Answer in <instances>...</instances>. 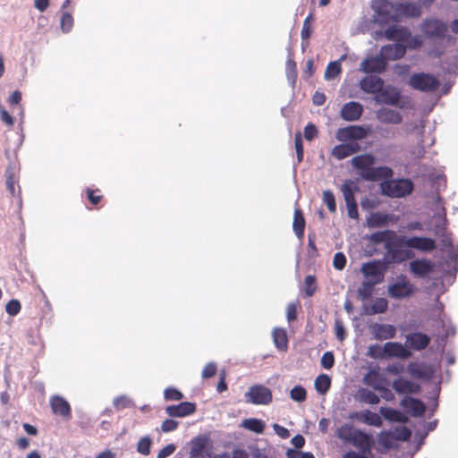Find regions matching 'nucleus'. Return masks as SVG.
<instances>
[{
	"label": "nucleus",
	"mask_w": 458,
	"mask_h": 458,
	"mask_svg": "<svg viewBox=\"0 0 458 458\" xmlns=\"http://www.w3.org/2000/svg\"><path fill=\"white\" fill-rule=\"evenodd\" d=\"M86 195H87V199L92 205H98V203H100V201L103 199V195L101 194V191L99 189L93 190L90 188H87Z\"/></svg>",
	"instance_id": "54"
},
{
	"label": "nucleus",
	"mask_w": 458,
	"mask_h": 458,
	"mask_svg": "<svg viewBox=\"0 0 458 458\" xmlns=\"http://www.w3.org/2000/svg\"><path fill=\"white\" fill-rule=\"evenodd\" d=\"M417 287L411 284L406 275L401 274L397 276V280L389 284L387 287V294L395 300L407 299L414 295Z\"/></svg>",
	"instance_id": "5"
},
{
	"label": "nucleus",
	"mask_w": 458,
	"mask_h": 458,
	"mask_svg": "<svg viewBox=\"0 0 458 458\" xmlns=\"http://www.w3.org/2000/svg\"><path fill=\"white\" fill-rule=\"evenodd\" d=\"M410 436L411 431L405 428L402 430V434L398 437L394 436L390 431H382L377 436V441L382 447L391 448L395 445L396 440H407L410 437Z\"/></svg>",
	"instance_id": "20"
},
{
	"label": "nucleus",
	"mask_w": 458,
	"mask_h": 458,
	"mask_svg": "<svg viewBox=\"0 0 458 458\" xmlns=\"http://www.w3.org/2000/svg\"><path fill=\"white\" fill-rule=\"evenodd\" d=\"M400 404L413 417H421L426 411V406L422 401L413 397H404Z\"/></svg>",
	"instance_id": "22"
},
{
	"label": "nucleus",
	"mask_w": 458,
	"mask_h": 458,
	"mask_svg": "<svg viewBox=\"0 0 458 458\" xmlns=\"http://www.w3.org/2000/svg\"><path fill=\"white\" fill-rule=\"evenodd\" d=\"M384 351L385 353H386V358L395 357L398 359H407L411 356V352L398 342L386 343L384 344Z\"/></svg>",
	"instance_id": "28"
},
{
	"label": "nucleus",
	"mask_w": 458,
	"mask_h": 458,
	"mask_svg": "<svg viewBox=\"0 0 458 458\" xmlns=\"http://www.w3.org/2000/svg\"><path fill=\"white\" fill-rule=\"evenodd\" d=\"M164 397L167 401H181L183 398V394L174 387H167L164 391Z\"/></svg>",
	"instance_id": "55"
},
{
	"label": "nucleus",
	"mask_w": 458,
	"mask_h": 458,
	"mask_svg": "<svg viewBox=\"0 0 458 458\" xmlns=\"http://www.w3.org/2000/svg\"><path fill=\"white\" fill-rule=\"evenodd\" d=\"M408 84L411 89L422 92H433L440 85L439 81L434 75L426 72L413 73L410 77Z\"/></svg>",
	"instance_id": "7"
},
{
	"label": "nucleus",
	"mask_w": 458,
	"mask_h": 458,
	"mask_svg": "<svg viewBox=\"0 0 458 458\" xmlns=\"http://www.w3.org/2000/svg\"><path fill=\"white\" fill-rule=\"evenodd\" d=\"M362 383L377 391L380 386L386 383V379L384 375L381 374L380 367L377 365L371 368L363 376Z\"/></svg>",
	"instance_id": "15"
},
{
	"label": "nucleus",
	"mask_w": 458,
	"mask_h": 458,
	"mask_svg": "<svg viewBox=\"0 0 458 458\" xmlns=\"http://www.w3.org/2000/svg\"><path fill=\"white\" fill-rule=\"evenodd\" d=\"M285 72H286L287 78L289 80H292L293 81H294L297 77V65L293 60L288 59L286 61Z\"/></svg>",
	"instance_id": "57"
},
{
	"label": "nucleus",
	"mask_w": 458,
	"mask_h": 458,
	"mask_svg": "<svg viewBox=\"0 0 458 458\" xmlns=\"http://www.w3.org/2000/svg\"><path fill=\"white\" fill-rule=\"evenodd\" d=\"M318 131L313 123H308L304 128V137L307 140L311 141L318 137Z\"/></svg>",
	"instance_id": "62"
},
{
	"label": "nucleus",
	"mask_w": 458,
	"mask_h": 458,
	"mask_svg": "<svg viewBox=\"0 0 458 458\" xmlns=\"http://www.w3.org/2000/svg\"><path fill=\"white\" fill-rule=\"evenodd\" d=\"M335 435L344 443L354 446L363 454L369 453L373 447V437L350 424L341 426Z\"/></svg>",
	"instance_id": "3"
},
{
	"label": "nucleus",
	"mask_w": 458,
	"mask_h": 458,
	"mask_svg": "<svg viewBox=\"0 0 458 458\" xmlns=\"http://www.w3.org/2000/svg\"><path fill=\"white\" fill-rule=\"evenodd\" d=\"M371 7L381 21H394L395 4L390 2L389 0H374L372 2Z\"/></svg>",
	"instance_id": "11"
},
{
	"label": "nucleus",
	"mask_w": 458,
	"mask_h": 458,
	"mask_svg": "<svg viewBox=\"0 0 458 458\" xmlns=\"http://www.w3.org/2000/svg\"><path fill=\"white\" fill-rule=\"evenodd\" d=\"M331 386V379L326 374H321L315 379V388L320 394H326Z\"/></svg>",
	"instance_id": "41"
},
{
	"label": "nucleus",
	"mask_w": 458,
	"mask_h": 458,
	"mask_svg": "<svg viewBox=\"0 0 458 458\" xmlns=\"http://www.w3.org/2000/svg\"><path fill=\"white\" fill-rule=\"evenodd\" d=\"M388 264H390V262L385 259L369 261L362 264L360 272L368 279L367 281L378 284L384 281Z\"/></svg>",
	"instance_id": "6"
},
{
	"label": "nucleus",
	"mask_w": 458,
	"mask_h": 458,
	"mask_svg": "<svg viewBox=\"0 0 458 458\" xmlns=\"http://www.w3.org/2000/svg\"><path fill=\"white\" fill-rule=\"evenodd\" d=\"M367 355L373 359L382 360L386 358V353H385L384 346L381 347L378 344H372L369 347Z\"/></svg>",
	"instance_id": "48"
},
{
	"label": "nucleus",
	"mask_w": 458,
	"mask_h": 458,
	"mask_svg": "<svg viewBox=\"0 0 458 458\" xmlns=\"http://www.w3.org/2000/svg\"><path fill=\"white\" fill-rule=\"evenodd\" d=\"M434 268V263L427 259H417L409 263L411 274L419 278H427Z\"/></svg>",
	"instance_id": "12"
},
{
	"label": "nucleus",
	"mask_w": 458,
	"mask_h": 458,
	"mask_svg": "<svg viewBox=\"0 0 458 458\" xmlns=\"http://www.w3.org/2000/svg\"><path fill=\"white\" fill-rule=\"evenodd\" d=\"M379 411L388 420L403 421L402 414L397 410L391 409V408L381 407Z\"/></svg>",
	"instance_id": "47"
},
{
	"label": "nucleus",
	"mask_w": 458,
	"mask_h": 458,
	"mask_svg": "<svg viewBox=\"0 0 458 458\" xmlns=\"http://www.w3.org/2000/svg\"><path fill=\"white\" fill-rule=\"evenodd\" d=\"M377 119L385 124H400L403 121L402 114L394 109L383 107L377 111Z\"/></svg>",
	"instance_id": "29"
},
{
	"label": "nucleus",
	"mask_w": 458,
	"mask_h": 458,
	"mask_svg": "<svg viewBox=\"0 0 458 458\" xmlns=\"http://www.w3.org/2000/svg\"><path fill=\"white\" fill-rule=\"evenodd\" d=\"M314 21V17L312 13H310L304 20L302 24V29L301 31V37L302 41H308L312 33V21Z\"/></svg>",
	"instance_id": "42"
},
{
	"label": "nucleus",
	"mask_w": 458,
	"mask_h": 458,
	"mask_svg": "<svg viewBox=\"0 0 458 458\" xmlns=\"http://www.w3.org/2000/svg\"><path fill=\"white\" fill-rule=\"evenodd\" d=\"M209 444V438L205 436H198L191 439L190 458H199L205 453Z\"/></svg>",
	"instance_id": "31"
},
{
	"label": "nucleus",
	"mask_w": 458,
	"mask_h": 458,
	"mask_svg": "<svg viewBox=\"0 0 458 458\" xmlns=\"http://www.w3.org/2000/svg\"><path fill=\"white\" fill-rule=\"evenodd\" d=\"M373 337L377 340H387L395 336L396 329L393 325L375 323L370 326Z\"/></svg>",
	"instance_id": "27"
},
{
	"label": "nucleus",
	"mask_w": 458,
	"mask_h": 458,
	"mask_svg": "<svg viewBox=\"0 0 458 458\" xmlns=\"http://www.w3.org/2000/svg\"><path fill=\"white\" fill-rule=\"evenodd\" d=\"M299 302H291L286 307V319L289 323L297 319V308L299 306Z\"/></svg>",
	"instance_id": "58"
},
{
	"label": "nucleus",
	"mask_w": 458,
	"mask_h": 458,
	"mask_svg": "<svg viewBox=\"0 0 458 458\" xmlns=\"http://www.w3.org/2000/svg\"><path fill=\"white\" fill-rule=\"evenodd\" d=\"M397 220L398 217L394 215L383 212H373L367 217V225L369 228L386 227L390 223L395 224Z\"/></svg>",
	"instance_id": "14"
},
{
	"label": "nucleus",
	"mask_w": 458,
	"mask_h": 458,
	"mask_svg": "<svg viewBox=\"0 0 458 458\" xmlns=\"http://www.w3.org/2000/svg\"><path fill=\"white\" fill-rule=\"evenodd\" d=\"M304 284H305L304 292H305L306 296H308V297L313 296L318 288L316 276L313 275L307 276L304 280Z\"/></svg>",
	"instance_id": "45"
},
{
	"label": "nucleus",
	"mask_w": 458,
	"mask_h": 458,
	"mask_svg": "<svg viewBox=\"0 0 458 458\" xmlns=\"http://www.w3.org/2000/svg\"><path fill=\"white\" fill-rule=\"evenodd\" d=\"M290 397L295 402L302 403L307 399V391L301 386H295L290 391Z\"/></svg>",
	"instance_id": "44"
},
{
	"label": "nucleus",
	"mask_w": 458,
	"mask_h": 458,
	"mask_svg": "<svg viewBox=\"0 0 458 458\" xmlns=\"http://www.w3.org/2000/svg\"><path fill=\"white\" fill-rule=\"evenodd\" d=\"M360 151V146L357 142H349L336 145L331 151V155L338 160L352 156Z\"/></svg>",
	"instance_id": "26"
},
{
	"label": "nucleus",
	"mask_w": 458,
	"mask_h": 458,
	"mask_svg": "<svg viewBox=\"0 0 458 458\" xmlns=\"http://www.w3.org/2000/svg\"><path fill=\"white\" fill-rule=\"evenodd\" d=\"M353 187L354 183L352 181H346L341 186V191L343 193L345 204L356 202ZM355 190L358 191V187L355 186Z\"/></svg>",
	"instance_id": "39"
},
{
	"label": "nucleus",
	"mask_w": 458,
	"mask_h": 458,
	"mask_svg": "<svg viewBox=\"0 0 458 458\" xmlns=\"http://www.w3.org/2000/svg\"><path fill=\"white\" fill-rule=\"evenodd\" d=\"M369 240L373 244L384 243L386 251V258L390 263L400 264L414 257L411 250L403 249V247L421 252H431L437 249L436 241L432 238L406 237L397 234L393 230L375 232L369 236Z\"/></svg>",
	"instance_id": "1"
},
{
	"label": "nucleus",
	"mask_w": 458,
	"mask_h": 458,
	"mask_svg": "<svg viewBox=\"0 0 458 458\" xmlns=\"http://www.w3.org/2000/svg\"><path fill=\"white\" fill-rule=\"evenodd\" d=\"M72 25H73L72 16L68 13H64L61 18V28H62L63 31H64V32L70 31Z\"/></svg>",
	"instance_id": "61"
},
{
	"label": "nucleus",
	"mask_w": 458,
	"mask_h": 458,
	"mask_svg": "<svg viewBox=\"0 0 458 458\" xmlns=\"http://www.w3.org/2000/svg\"><path fill=\"white\" fill-rule=\"evenodd\" d=\"M334 329L336 339L340 342H343L346 338L347 333L345 327L340 318L335 319Z\"/></svg>",
	"instance_id": "52"
},
{
	"label": "nucleus",
	"mask_w": 458,
	"mask_h": 458,
	"mask_svg": "<svg viewBox=\"0 0 458 458\" xmlns=\"http://www.w3.org/2000/svg\"><path fill=\"white\" fill-rule=\"evenodd\" d=\"M323 202L331 213H335L336 211L335 195L331 191L327 190L323 191Z\"/></svg>",
	"instance_id": "49"
},
{
	"label": "nucleus",
	"mask_w": 458,
	"mask_h": 458,
	"mask_svg": "<svg viewBox=\"0 0 458 458\" xmlns=\"http://www.w3.org/2000/svg\"><path fill=\"white\" fill-rule=\"evenodd\" d=\"M376 158L371 154H362L352 158V167L358 171L360 176L368 182L386 180L393 176V170L388 166L374 167Z\"/></svg>",
	"instance_id": "2"
},
{
	"label": "nucleus",
	"mask_w": 458,
	"mask_h": 458,
	"mask_svg": "<svg viewBox=\"0 0 458 458\" xmlns=\"http://www.w3.org/2000/svg\"><path fill=\"white\" fill-rule=\"evenodd\" d=\"M358 398L360 402L375 405L380 402L379 396L368 388H360L358 390Z\"/></svg>",
	"instance_id": "38"
},
{
	"label": "nucleus",
	"mask_w": 458,
	"mask_h": 458,
	"mask_svg": "<svg viewBox=\"0 0 458 458\" xmlns=\"http://www.w3.org/2000/svg\"><path fill=\"white\" fill-rule=\"evenodd\" d=\"M50 406L54 414L70 420L72 417V410L69 403L59 395H54L50 398Z\"/></svg>",
	"instance_id": "19"
},
{
	"label": "nucleus",
	"mask_w": 458,
	"mask_h": 458,
	"mask_svg": "<svg viewBox=\"0 0 458 458\" xmlns=\"http://www.w3.org/2000/svg\"><path fill=\"white\" fill-rule=\"evenodd\" d=\"M342 68L338 62H330L325 71L327 80L334 79L341 73Z\"/></svg>",
	"instance_id": "46"
},
{
	"label": "nucleus",
	"mask_w": 458,
	"mask_h": 458,
	"mask_svg": "<svg viewBox=\"0 0 458 458\" xmlns=\"http://www.w3.org/2000/svg\"><path fill=\"white\" fill-rule=\"evenodd\" d=\"M360 89L366 93H377L384 87V81L377 76H367L360 82Z\"/></svg>",
	"instance_id": "30"
},
{
	"label": "nucleus",
	"mask_w": 458,
	"mask_h": 458,
	"mask_svg": "<svg viewBox=\"0 0 458 458\" xmlns=\"http://www.w3.org/2000/svg\"><path fill=\"white\" fill-rule=\"evenodd\" d=\"M305 225L306 222L301 209L299 208H295L293 215V229L299 239H302L304 236Z\"/></svg>",
	"instance_id": "35"
},
{
	"label": "nucleus",
	"mask_w": 458,
	"mask_h": 458,
	"mask_svg": "<svg viewBox=\"0 0 458 458\" xmlns=\"http://www.w3.org/2000/svg\"><path fill=\"white\" fill-rule=\"evenodd\" d=\"M388 309V301L385 298H376L370 307L366 309V314L375 315L385 313Z\"/></svg>",
	"instance_id": "37"
},
{
	"label": "nucleus",
	"mask_w": 458,
	"mask_h": 458,
	"mask_svg": "<svg viewBox=\"0 0 458 458\" xmlns=\"http://www.w3.org/2000/svg\"><path fill=\"white\" fill-rule=\"evenodd\" d=\"M351 417L355 418L358 420H360L367 425L376 426V427L382 426V420H381L380 416L375 412L369 411V410L360 411V412H355Z\"/></svg>",
	"instance_id": "34"
},
{
	"label": "nucleus",
	"mask_w": 458,
	"mask_h": 458,
	"mask_svg": "<svg viewBox=\"0 0 458 458\" xmlns=\"http://www.w3.org/2000/svg\"><path fill=\"white\" fill-rule=\"evenodd\" d=\"M335 364V356L332 352H326L321 358V366L326 369H330Z\"/></svg>",
	"instance_id": "60"
},
{
	"label": "nucleus",
	"mask_w": 458,
	"mask_h": 458,
	"mask_svg": "<svg viewBox=\"0 0 458 458\" xmlns=\"http://www.w3.org/2000/svg\"><path fill=\"white\" fill-rule=\"evenodd\" d=\"M0 119L7 126H13L14 124V119L13 116L0 105Z\"/></svg>",
	"instance_id": "64"
},
{
	"label": "nucleus",
	"mask_w": 458,
	"mask_h": 458,
	"mask_svg": "<svg viewBox=\"0 0 458 458\" xmlns=\"http://www.w3.org/2000/svg\"><path fill=\"white\" fill-rule=\"evenodd\" d=\"M392 387L398 394H419L420 386L403 377H398L392 383Z\"/></svg>",
	"instance_id": "23"
},
{
	"label": "nucleus",
	"mask_w": 458,
	"mask_h": 458,
	"mask_svg": "<svg viewBox=\"0 0 458 458\" xmlns=\"http://www.w3.org/2000/svg\"><path fill=\"white\" fill-rule=\"evenodd\" d=\"M375 98L376 101L379 104L394 106L400 108L403 107V105L399 104L401 99V94L395 88H390L386 89H382Z\"/></svg>",
	"instance_id": "17"
},
{
	"label": "nucleus",
	"mask_w": 458,
	"mask_h": 458,
	"mask_svg": "<svg viewBox=\"0 0 458 458\" xmlns=\"http://www.w3.org/2000/svg\"><path fill=\"white\" fill-rule=\"evenodd\" d=\"M430 344V337L420 332L411 333L406 335L405 344L414 351H422Z\"/></svg>",
	"instance_id": "18"
},
{
	"label": "nucleus",
	"mask_w": 458,
	"mask_h": 458,
	"mask_svg": "<svg viewBox=\"0 0 458 458\" xmlns=\"http://www.w3.org/2000/svg\"><path fill=\"white\" fill-rule=\"evenodd\" d=\"M294 147L296 150L297 155V163L300 164L303 160L304 157V150H303V142L301 134L300 132H297L294 137Z\"/></svg>",
	"instance_id": "50"
},
{
	"label": "nucleus",
	"mask_w": 458,
	"mask_h": 458,
	"mask_svg": "<svg viewBox=\"0 0 458 458\" xmlns=\"http://www.w3.org/2000/svg\"><path fill=\"white\" fill-rule=\"evenodd\" d=\"M273 339L276 348L285 352L288 348V337L285 329L276 328L273 331Z\"/></svg>",
	"instance_id": "36"
},
{
	"label": "nucleus",
	"mask_w": 458,
	"mask_h": 458,
	"mask_svg": "<svg viewBox=\"0 0 458 458\" xmlns=\"http://www.w3.org/2000/svg\"><path fill=\"white\" fill-rule=\"evenodd\" d=\"M387 62L379 54L378 56L367 58L361 63V70L367 73H381L386 71Z\"/></svg>",
	"instance_id": "21"
},
{
	"label": "nucleus",
	"mask_w": 458,
	"mask_h": 458,
	"mask_svg": "<svg viewBox=\"0 0 458 458\" xmlns=\"http://www.w3.org/2000/svg\"><path fill=\"white\" fill-rule=\"evenodd\" d=\"M421 30L428 38H443L447 31V26L436 18L426 19L421 24Z\"/></svg>",
	"instance_id": "10"
},
{
	"label": "nucleus",
	"mask_w": 458,
	"mask_h": 458,
	"mask_svg": "<svg viewBox=\"0 0 458 458\" xmlns=\"http://www.w3.org/2000/svg\"><path fill=\"white\" fill-rule=\"evenodd\" d=\"M216 371H217V368H216V363L209 362L204 367L201 376L203 378H210V377H213L216 374Z\"/></svg>",
	"instance_id": "63"
},
{
	"label": "nucleus",
	"mask_w": 458,
	"mask_h": 458,
	"mask_svg": "<svg viewBox=\"0 0 458 458\" xmlns=\"http://www.w3.org/2000/svg\"><path fill=\"white\" fill-rule=\"evenodd\" d=\"M406 53V47L403 44H388L383 46L380 49V55L383 58L387 60H398L404 56Z\"/></svg>",
	"instance_id": "24"
},
{
	"label": "nucleus",
	"mask_w": 458,
	"mask_h": 458,
	"mask_svg": "<svg viewBox=\"0 0 458 458\" xmlns=\"http://www.w3.org/2000/svg\"><path fill=\"white\" fill-rule=\"evenodd\" d=\"M151 444V439L148 437L140 438L137 445L138 452L142 455H148L150 453Z\"/></svg>",
	"instance_id": "51"
},
{
	"label": "nucleus",
	"mask_w": 458,
	"mask_h": 458,
	"mask_svg": "<svg viewBox=\"0 0 458 458\" xmlns=\"http://www.w3.org/2000/svg\"><path fill=\"white\" fill-rule=\"evenodd\" d=\"M381 192L390 198H403L413 191V183L410 179L390 180L381 182Z\"/></svg>",
	"instance_id": "4"
},
{
	"label": "nucleus",
	"mask_w": 458,
	"mask_h": 458,
	"mask_svg": "<svg viewBox=\"0 0 458 458\" xmlns=\"http://www.w3.org/2000/svg\"><path fill=\"white\" fill-rule=\"evenodd\" d=\"M375 285L371 282L364 281L357 291L358 296L363 301L368 300L372 295Z\"/></svg>",
	"instance_id": "43"
},
{
	"label": "nucleus",
	"mask_w": 458,
	"mask_h": 458,
	"mask_svg": "<svg viewBox=\"0 0 458 458\" xmlns=\"http://www.w3.org/2000/svg\"><path fill=\"white\" fill-rule=\"evenodd\" d=\"M346 265V258L343 252H336L334 256L333 266L337 270H343Z\"/></svg>",
	"instance_id": "59"
},
{
	"label": "nucleus",
	"mask_w": 458,
	"mask_h": 458,
	"mask_svg": "<svg viewBox=\"0 0 458 458\" xmlns=\"http://www.w3.org/2000/svg\"><path fill=\"white\" fill-rule=\"evenodd\" d=\"M384 36L388 40L407 41L411 33L405 27L390 26L384 31Z\"/></svg>",
	"instance_id": "32"
},
{
	"label": "nucleus",
	"mask_w": 458,
	"mask_h": 458,
	"mask_svg": "<svg viewBox=\"0 0 458 458\" xmlns=\"http://www.w3.org/2000/svg\"><path fill=\"white\" fill-rule=\"evenodd\" d=\"M242 427L257 434L263 433L265 429L264 422L261 420L256 418H250L244 420L242 421Z\"/></svg>",
	"instance_id": "40"
},
{
	"label": "nucleus",
	"mask_w": 458,
	"mask_h": 458,
	"mask_svg": "<svg viewBox=\"0 0 458 458\" xmlns=\"http://www.w3.org/2000/svg\"><path fill=\"white\" fill-rule=\"evenodd\" d=\"M369 133V126L349 125L338 129L336 131V139L343 142L348 140H361L366 139Z\"/></svg>",
	"instance_id": "9"
},
{
	"label": "nucleus",
	"mask_w": 458,
	"mask_h": 458,
	"mask_svg": "<svg viewBox=\"0 0 458 458\" xmlns=\"http://www.w3.org/2000/svg\"><path fill=\"white\" fill-rule=\"evenodd\" d=\"M408 372L413 377L423 379H428L432 375V370L428 366L419 362H411L408 365Z\"/></svg>",
	"instance_id": "33"
},
{
	"label": "nucleus",
	"mask_w": 458,
	"mask_h": 458,
	"mask_svg": "<svg viewBox=\"0 0 458 458\" xmlns=\"http://www.w3.org/2000/svg\"><path fill=\"white\" fill-rule=\"evenodd\" d=\"M197 410L195 403L182 402L176 405H168L165 407V413L170 417H186L193 414Z\"/></svg>",
	"instance_id": "16"
},
{
	"label": "nucleus",
	"mask_w": 458,
	"mask_h": 458,
	"mask_svg": "<svg viewBox=\"0 0 458 458\" xmlns=\"http://www.w3.org/2000/svg\"><path fill=\"white\" fill-rule=\"evenodd\" d=\"M363 113L362 106L354 101L344 104L341 109V117L348 122L357 121Z\"/></svg>",
	"instance_id": "25"
},
{
	"label": "nucleus",
	"mask_w": 458,
	"mask_h": 458,
	"mask_svg": "<svg viewBox=\"0 0 458 458\" xmlns=\"http://www.w3.org/2000/svg\"><path fill=\"white\" fill-rule=\"evenodd\" d=\"M245 402L255 405H267L273 400L272 391L263 385H253L244 394Z\"/></svg>",
	"instance_id": "8"
},
{
	"label": "nucleus",
	"mask_w": 458,
	"mask_h": 458,
	"mask_svg": "<svg viewBox=\"0 0 458 458\" xmlns=\"http://www.w3.org/2000/svg\"><path fill=\"white\" fill-rule=\"evenodd\" d=\"M420 14V7L414 3H395L394 21H399L403 17L417 18Z\"/></svg>",
	"instance_id": "13"
},
{
	"label": "nucleus",
	"mask_w": 458,
	"mask_h": 458,
	"mask_svg": "<svg viewBox=\"0 0 458 458\" xmlns=\"http://www.w3.org/2000/svg\"><path fill=\"white\" fill-rule=\"evenodd\" d=\"M21 306L18 300L13 299L5 305V311L10 316H16L21 311Z\"/></svg>",
	"instance_id": "56"
},
{
	"label": "nucleus",
	"mask_w": 458,
	"mask_h": 458,
	"mask_svg": "<svg viewBox=\"0 0 458 458\" xmlns=\"http://www.w3.org/2000/svg\"><path fill=\"white\" fill-rule=\"evenodd\" d=\"M132 406H133L132 401L126 396L122 395V396L116 397L114 400V407L117 411H122L126 408H131Z\"/></svg>",
	"instance_id": "53"
}]
</instances>
